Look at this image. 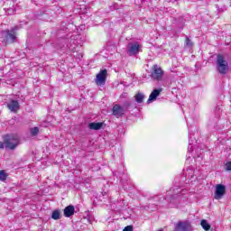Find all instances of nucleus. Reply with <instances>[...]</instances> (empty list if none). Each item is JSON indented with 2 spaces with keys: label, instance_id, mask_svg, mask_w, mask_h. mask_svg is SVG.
I'll return each instance as SVG.
<instances>
[{
  "label": "nucleus",
  "instance_id": "f257e3e1",
  "mask_svg": "<svg viewBox=\"0 0 231 231\" xmlns=\"http://www.w3.org/2000/svg\"><path fill=\"white\" fill-rule=\"evenodd\" d=\"M19 137L14 134H5L4 135V142L2 143L4 147L3 149H8L9 151H14L19 145Z\"/></svg>",
  "mask_w": 231,
  "mask_h": 231
},
{
  "label": "nucleus",
  "instance_id": "f03ea898",
  "mask_svg": "<svg viewBox=\"0 0 231 231\" xmlns=\"http://www.w3.org/2000/svg\"><path fill=\"white\" fill-rule=\"evenodd\" d=\"M217 69L220 75H226L230 71L228 61H226L223 54L217 55Z\"/></svg>",
  "mask_w": 231,
  "mask_h": 231
},
{
  "label": "nucleus",
  "instance_id": "7ed1b4c3",
  "mask_svg": "<svg viewBox=\"0 0 231 231\" xmlns=\"http://www.w3.org/2000/svg\"><path fill=\"white\" fill-rule=\"evenodd\" d=\"M16 30L17 27H14L11 30L2 32L3 43L5 46L6 44H14V42L17 41V33L15 32Z\"/></svg>",
  "mask_w": 231,
  "mask_h": 231
},
{
  "label": "nucleus",
  "instance_id": "20e7f679",
  "mask_svg": "<svg viewBox=\"0 0 231 231\" xmlns=\"http://www.w3.org/2000/svg\"><path fill=\"white\" fill-rule=\"evenodd\" d=\"M127 53L130 57H134L142 51L140 42H130L126 46Z\"/></svg>",
  "mask_w": 231,
  "mask_h": 231
},
{
  "label": "nucleus",
  "instance_id": "39448f33",
  "mask_svg": "<svg viewBox=\"0 0 231 231\" xmlns=\"http://www.w3.org/2000/svg\"><path fill=\"white\" fill-rule=\"evenodd\" d=\"M151 77L152 80H157L160 82L162 79H163V69L159 65H153L152 68V74Z\"/></svg>",
  "mask_w": 231,
  "mask_h": 231
},
{
  "label": "nucleus",
  "instance_id": "423d86ee",
  "mask_svg": "<svg viewBox=\"0 0 231 231\" xmlns=\"http://www.w3.org/2000/svg\"><path fill=\"white\" fill-rule=\"evenodd\" d=\"M106 79L107 69L100 70V72L97 75L96 83L97 84V86H105Z\"/></svg>",
  "mask_w": 231,
  "mask_h": 231
},
{
  "label": "nucleus",
  "instance_id": "0eeeda50",
  "mask_svg": "<svg viewBox=\"0 0 231 231\" xmlns=\"http://www.w3.org/2000/svg\"><path fill=\"white\" fill-rule=\"evenodd\" d=\"M226 192V187L223 184H217L215 190V199H221Z\"/></svg>",
  "mask_w": 231,
  "mask_h": 231
},
{
  "label": "nucleus",
  "instance_id": "6e6552de",
  "mask_svg": "<svg viewBox=\"0 0 231 231\" xmlns=\"http://www.w3.org/2000/svg\"><path fill=\"white\" fill-rule=\"evenodd\" d=\"M175 231H190V224L186 221H180L175 226Z\"/></svg>",
  "mask_w": 231,
  "mask_h": 231
},
{
  "label": "nucleus",
  "instance_id": "1a4fd4ad",
  "mask_svg": "<svg viewBox=\"0 0 231 231\" xmlns=\"http://www.w3.org/2000/svg\"><path fill=\"white\" fill-rule=\"evenodd\" d=\"M114 116L120 118L125 113V108L121 106L120 105H115L112 109Z\"/></svg>",
  "mask_w": 231,
  "mask_h": 231
},
{
  "label": "nucleus",
  "instance_id": "9d476101",
  "mask_svg": "<svg viewBox=\"0 0 231 231\" xmlns=\"http://www.w3.org/2000/svg\"><path fill=\"white\" fill-rule=\"evenodd\" d=\"M7 107L9 110L12 111V113H17L19 111L21 106L19 105V102L17 100L12 99L9 104L7 105Z\"/></svg>",
  "mask_w": 231,
  "mask_h": 231
},
{
  "label": "nucleus",
  "instance_id": "9b49d317",
  "mask_svg": "<svg viewBox=\"0 0 231 231\" xmlns=\"http://www.w3.org/2000/svg\"><path fill=\"white\" fill-rule=\"evenodd\" d=\"M162 91H163L162 88L153 89V91L150 94V97L147 100V104H151V102H154V100H156V98L160 97V93H162Z\"/></svg>",
  "mask_w": 231,
  "mask_h": 231
},
{
  "label": "nucleus",
  "instance_id": "f8f14e48",
  "mask_svg": "<svg viewBox=\"0 0 231 231\" xmlns=\"http://www.w3.org/2000/svg\"><path fill=\"white\" fill-rule=\"evenodd\" d=\"M63 214L65 217H71V216L75 214V207L73 205L66 207L63 210Z\"/></svg>",
  "mask_w": 231,
  "mask_h": 231
},
{
  "label": "nucleus",
  "instance_id": "ddd939ff",
  "mask_svg": "<svg viewBox=\"0 0 231 231\" xmlns=\"http://www.w3.org/2000/svg\"><path fill=\"white\" fill-rule=\"evenodd\" d=\"M102 125H104V123H90L88 128L93 131H99V129H102Z\"/></svg>",
  "mask_w": 231,
  "mask_h": 231
},
{
  "label": "nucleus",
  "instance_id": "4468645a",
  "mask_svg": "<svg viewBox=\"0 0 231 231\" xmlns=\"http://www.w3.org/2000/svg\"><path fill=\"white\" fill-rule=\"evenodd\" d=\"M51 217L52 219H54L55 221L60 219V210L56 209L52 212L51 214Z\"/></svg>",
  "mask_w": 231,
  "mask_h": 231
},
{
  "label": "nucleus",
  "instance_id": "2eb2a0df",
  "mask_svg": "<svg viewBox=\"0 0 231 231\" xmlns=\"http://www.w3.org/2000/svg\"><path fill=\"white\" fill-rule=\"evenodd\" d=\"M200 225L204 230H210V224L206 219L201 220Z\"/></svg>",
  "mask_w": 231,
  "mask_h": 231
},
{
  "label": "nucleus",
  "instance_id": "dca6fc26",
  "mask_svg": "<svg viewBox=\"0 0 231 231\" xmlns=\"http://www.w3.org/2000/svg\"><path fill=\"white\" fill-rule=\"evenodd\" d=\"M143 98H145V96H143V94L137 93L135 96V102H137V104H142V102H143Z\"/></svg>",
  "mask_w": 231,
  "mask_h": 231
},
{
  "label": "nucleus",
  "instance_id": "f3484780",
  "mask_svg": "<svg viewBox=\"0 0 231 231\" xmlns=\"http://www.w3.org/2000/svg\"><path fill=\"white\" fill-rule=\"evenodd\" d=\"M8 178V174L5 172V171H0V180L5 181V180Z\"/></svg>",
  "mask_w": 231,
  "mask_h": 231
},
{
  "label": "nucleus",
  "instance_id": "a211bd4d",
  "mask_svg": "<svg viewBox=\"0 0 231 231\" xmlns=\"http://www.w3.org/2000/svg\"><path fill=\"white\" fill-rule=\"evenodd\" d=\"M186 46H188V48H192L194 46V43L192 42V41L186 36Z\"/></svg>",
  "mask_w": 231,
  "mask_h": 231
},
{
  "label": "nucleus",
  "instance_id": "6ab92c4d",
  "mask_svg": "<svg viewBox=\"0 0 231 231\" xmlns=\"http://www.w3.org/2000/svg\"><path fill=\"white\" fill-rule=\"evenodd\" d=\"M31 134L32 136H37L39 134V127H34L31 129Z\"/></svg>",
  "mask_w": 231,
  "mask_h": 231
},
{
  "label": "nucleus",
  "instance_id": "aec40b11",
  "mask_svg": "<svg viewBox=\"0 0 231 231\" xmlns=\"http://www.w3.org/2000/svg\"><path fill=\"white\" fill-rule=\"evenodd\" d=\"M130 106H131V102L125 101L122 107H124L125 111L126 109H129Z\"/></svg>",
  "mask_w": 231,
  "mask_h": 231
},
{
  "label": "nucleus",
  "instance_id": "412c9836",
  "mask_svg": "<svg viewBox=\"0 0 231 231\" xmlns=\"http://www.w3.org/2000/svg\"><path fill=\"white\" fill-rule=\"evenodd\" d=\"M14 8H9V9H7V14H8V15H14Z\"/></svg>",
  "mask_w": 231,
  "mask_h": 231
},
{
  "label": "nucleus",
  "instance_id": "4be33fe9",
  "mask_svg": "<svg viewBox=\"0 0 231 231\" xmlns=\"http://www.w3.org/2000/svg\"><path fill=\"white\" fill-rule=\"evenodd\" d=\"M226 171H231V162L226 163Z\"/></svg>",
  "mask_w": 231,
  "mask_h": 231
},
{
  "label": "nucleus",
  "instance_id": "5701e85b",
  "mask_svg": "<svg viewBox=\"0 0 231 231\" xmlns=\"http://www.w3.org/2000/svg\"><path fill=\"white\" fill-rule=\"evenodd\" d=\"M123 231H133V226H125Z\"/></svg>",
  "mask_w": 231,
  "mask_h": 231
},
{
  "label": "nucleus",
  "instance_id": "b1692460",
  "mask_svg": "<svg viewBox=\"0 0 231 231\" xmlns=\"http://www.w3.org/2000/svg\"><path fill=\"white\" fill-rule=\"evenodd\" d=\"M3 147H4L3 142H0V149H3Z\"/></svg>",
  "mask_w": 231,
  "mask_h": 231
},
{
  "label": "nucleus",
  "instance_id": "393cba45",
  "mask_svg": "<svg viewBox=\"0 0 231 231\" xmlns=\"http://www.w3.org/2000/svg\"><path fill=\"white\" fill-rule=\"evenodd\" d=\"M157 231H163V229H159V230H157Z\"/></svg>",
  "mask_w": 231,
  "mask_h": 231
}]
</instances>
